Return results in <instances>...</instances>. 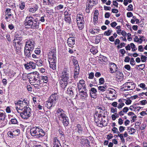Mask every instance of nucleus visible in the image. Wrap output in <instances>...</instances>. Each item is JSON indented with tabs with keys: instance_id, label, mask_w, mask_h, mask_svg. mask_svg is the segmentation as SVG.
Instances as JSON below:
<instances>
[{
	"instance_id": "f257e3e1",
	"label": "nucleus",
	"mask_w": 147,
	"mask_h": 147,
	"mask_svg": "<svg viewBox=\"0 0 147 147\" xmlns=\"http://www.w3.org/2000/svg\"><path fill=\"white\" fill-rule=\"evenodd\" d=\"M37 20L36 19H34L32 16H27L24 22V24L26 28H30L36 29L38 28L39 24Z\"/></svg>"
},
{
	"instance_id": "f03ea898",
	"label": "nucleus",
	"mask_w": 147,
	"mask_h": 147,
	"mask_svg": "<svg viewBox=\"0 0 147 147\" xmlns=\"http://www.w3.org/2000/svg\"><path fill=\"white\" fill-rule=\"evenodd\" d=\"M29 103L27 100H19L17 102H15L16 106V109L18 113H20L25 109L30 108L28 105Z\"/></svg>"
},
{
	"instance_id": "7ed1b4c3",
	"label": "nucleus",
	"mask_w": 147,
	"mask_h": 147,
	"mask_svg": "<svg viewBox=\"0 0 147 147\" xmlns=\"http://www.w3.org/2000/svg\"><path fill=\"white\" fill-rule=\"evenodd\" d=\"M30 132L32 136H35L37 138L43 137L45 135V133L42 129L36 127H31Z\"/></svg>"
},
{
	"instance_id": "20e7f679",
	"label": "nucleus",
	"mask_w": 147,
	"mask_h": 147,
	"mask_svg": "<svg viewBox=\"0 0 147 147\" xmlns=\"http://www.w3.org/2000/svg\"><path fill=\"white\" fill-rule=\"evenodd\" d=\"M77 22L78 27L80 30H82L84 26L85 22L82 14H78L77 16Z\"/></svg>"
},
{
	"instance_id": "39448f33",
	"label": "nucleus",
	"mask_w": 147,
	"mask_h": 147,
	"mask_svg": "<svg viewBox=\"0 0 147 147\" xmlns=\"http://www.w3.org/2000/svg\"><path fill=\"white\" fill-rule=\"evenodd\" d=\"M31 109L30 108L25 109L22 111H20V115L22 118L24 119H28L31 116Z\"/></svg>"
},
{
	"instance_id": "423d86ee",
	"label": "nucleus",
	"mask_w": 147,
	"mask_h": 147,
	"mask_svg": "<svg viewBox=\"0 0 147 147\" xmlns=\"http://www.w3.org/2000/svg\"><path fill=\"white\" fill-rule=\"evenodd\" d=\"M123 89L124 91L129 90H133L135 88L136 84L132 82H127L123 85Z\"/></svg>"
},
{
	"instance_id": "0eeeda50",
	"label": "nucleus",
	"mask_w": 147,
	"mask_h": 147,
	"mask_svg": "<svg viewBox=\"0 0 147 147\" xmlns=\"http://www.w3.org/2000/svg\"><path fill=\"white\" fill-rule=\"evenodd\" d=\"M30 81L35 82L37 81L40 78V74L37 71L30 73L28 76Z\"/></svg>"
},
{
	"instance_id": "6e6552de",
	"label": "nucleus",
	"mask_w": 147,
	"mask_h": 147,
	"mask_svg": "<svg viewBox=\"0 0 147 147\" xmlns=\"http://www.w3.org/2000/svg\"><path fill=\"white\" fill-rule=\"evenodd\" d=\"M35 42L32 40H28L26 43L25 48L32 51L34 48Z\"/></svg>"
},
{
	"instance_id": "1a4fd4ad",
	"label": "nucleus",
	"mask_w": 147,
	"mask_h": 147,
	"mask_svg": "<svg viewBox=\"0 0 147 147\" xmlns=\"http://www.w3.org/2000/svg\"><path fill=\"white\" fill-rule=\"evenodd\" d=\"M59 96L57 93H54L50 96L49 98L50 101L52 102L54 104L57 101Z\"/></svg>"
},
{
	"instance_id": "9d476101",
	"label": "nucleus",
	"mask_w": 147,
	"mask_h": 147,
	"mask_svg": "<svg viewBox=\"0 0 147 147\" xmlns=\"http://www.w3.org/2000/svg\"><path fill=\"white\" fill-rule=\"evenodd\" d=\"M111 73H114L117 71V67L116 65L114 63L111 62L109 63Z\"/></svg>"
},
{
	"instance_id": "9b49d317",
	"label": "nucleus",
	"mask_w": 147,
	"mask_h": 147,
	"mask_svg": "<svg viewBox=\"0 0 147 147\" xmlns=\"http://www.w3.org/2000/svg\"><path fill=\"white\" fill-rule=\"evenodd\" d=\"M68 94L71 96H74V95H77V92L76 89L75 88H68L67 90Z\"/></svg>"
},
{
	"instance_id": "f8f14e48",
	"label": "nucleus",
	"mask_w": 147,
	"mask_h": 147,
	"mask_svg": "<svg viewBox=\"0 0 147 147\" xmlns=\"http://www.w3.org/2000/svg\"><path fill=\"white\" fill-rule=\"evenodd\" d=\"M25 68L26 69H29L31 68L32 69H34L35 68V64L33 62H30L28 63L25 64L24 65Z\"/></svg>"
},
{
	"instance_id": "ddd939ff",
	"label": "nucleus",
	"mask_w": 147,
	"mask_h": 147,
	"mask_svg": "<svg viewBox=\"0 0 147 147\" xmlns=\"http://www.w3.org/2000/svg\"><path fill=\"white\" fill-rule=\"evenodd\" d=\"M75 40L74 37H69L67 40L68 45L71 48H73V45L75 44Z\"/></svg>"
},
{
	"instance_id": "4468645a",
	"label": "nucleus",
	"mask_w": 147,
	"mask_h": 147,
	"mask_svg": "<svg viewBox=\"0 0 147 147\" xmlns=\"http://www.w3.org/2000/svg\"><path fill=\"white\" fill-rule=\"evenodd\" d=\"M76 127L77 128V132L80 135H82L84 133L83 131V125L77 124Z\"/></svg>"
},
{
	"instance_id": "2eb2a0df",
	"label": "nucleus",
	"mask_w": 147,
	"mask_h": 147,
	"mask_svg": "<svg viewBox=\"0 0 147 147\" xmlns=\"http://www.w3.org/2000/svg\"><path fill=\"white\" fill-rule=\"evenodd\" d=\"M15 46L16 49V50L18 53H20L21 51L22 47L23 46L22 42H18V43H15Z\"/></svg>"
},
{
	"instance_id": "dca6fc26",
	"label": "nucleus",
	"mask_w": 147,
	"mask_h": 147,
	"mask_svg": "<svg viewBox=\"0 0 147 147\" xmlns=\"http://www.w3.org/2000/svg\"><path fill=\"white\" fill-rule=\"evenodd\" d=\"M67 81H65L61 79L59 80V83L60 87L63 89H64L67 85Z\"/></svg>"
},
{
	"instance_id": "f3484780",
	"label": "nucleus",
	"mask_w": 147,
	"mask_h": 147,
	"mask_svg": "<svg viewBox=\"0 0 147 147\" xmlns=\"http://www.w3.org/2000/svg\"><path fill=\"white\" fill-rule=\"evenodd\" d=\"M80 97L82 99H85L88 96L86 90H82L79 92Z\"/></svg>"
},
{
	"instance_id": "a211bd4d",
	"label": "nucleus",
	"mask_w": 147,
	"mask_h": 147,
	"mask_svg": "<svg viewBox=\"0 0 147 147\" xmlns=\"http://www.w3.org/2000/svg\"><path fill=\"white\" fill-rule=\"evenodd\" d=\"M56 50L54 49L50 51L49 54L48 59L52 58L56 56Z\"/></svg>"
},
{
	"instance_id": "6ab92c4d",
	"label": "nucleus",
	"mask_w": 147,
	"mask_h": 147,
	"mask_svg": "<svg viewBox=\"0 0 147 147\" xmlns=\"http://www.w3.org/2000/svg\"><path fill=\"white\" fill-rule=\"evenodd\" d=\"M104 110L105 108L103 106H98L96 108V111L97 113L102 112ZM98 114L96 113V116H97Z\"/></svg>"
},
{
	"instance_id": "aec40b11",
	"label": "nucleus",
	"mask_w": 147,
	"mask_h": 147,
	"mask_svg": "<svg viewBox=\"0 0 147 147\" xmlns=\"http://www.w3.org/2000/svg\"><path fill=\"white\" fill-rule=\"evenodd\" d=\"M45 106L48 108L49 109H50L52 107H54L55 105L52 102L50 101L49 99V100L46 102L45 104Z\"/></svg>"
},
{
	"instance_id": "412c9836",
	"label": "nucleus",
	"mask_w": 147,
	"mask_h": 147,
	"mask_svg": "<svg viewBox=\"0 0 147 147\" xmlns=\"http://www.w3.org/2000/svg\"><path fill=\"white\" fill-rule=\"evenodd\" d=\"M96 122L98 123V124L99 125V126H101V125L103 126H106L107 124V122L105 120H103V119L102 118L101 121H97Z\"/></svg>"
},
{
	"instance_id": "4be33fe9",
	"label": "nucleus",
	"mask_w": 147,
	"mask_h": 147,
	"mask_svg": "<svg viewBox=\"0 0 147 147\" xmlns=\"http://www.w3.org/2000/svg\"><path fill=\"white\" fill-rule=\"evenodd\" d=\"M32 51H30L25 48H24V54L26 56L28 57H31V54Z\"/></svg>"
},
{
	"instance_id": "5701e85b",
	"label": "nucleus",
	"mask_w": 147,
	"mask_h": 147,
	"mask_svg": "<svg viewBox=\"0 0 147 147\" xmlns=\"http://www.w3.org/2000/svg\"><path fill=\"white\" fill-rule=\"evenodd\" d=\"M6 116L4 111L0 110V119L2 120H4Z\"/></svg>"
},
{
	"instance_id": "b1692460",
	"label": "nucleus",
	"mask_w": 147,
	"mask_h": 147,
	"mask_svg": "<svg viewBox=\"0 0 147 147\" xmlns=\"http://www.w3.org/2000/svg\"><path fill=\"white\" fill-rule=\"evenodd\" d=\"M53 142L54 146H59V145H61L59 140L58 139L57 137H55L54 138Z\"/></svg>"
},
{
	"instance_id": "393cba45",
	"label": "nucleus",
	"mask_w": 147,
	"mask_h": 147,
	"mask_svg": "<svg viewBox=\"0 0 147 147\" xmlns=\"http://www.w3.org/2000/svg\"><path fill=\"white\" fill-rule=\"evenodd\" d=\"M15 39L13 41V42L17 43H18L19 42H22L21 41L22 40V38L21 36L18 37L15 36Z\"/></svg>"
},
{
	"instance_id": "a878e982",
	"label": "nucleus",
	"mask_w": 147,
	"mask_h": 147,
	"mask_svg": "<svg viewBox=\"0 0 147 147\" xmlns=\"http://www.w3.org/2000/svg\"><path fill=\"white\" fill-rule=\"evenodd\" d=\"M57 116L59 119L61 120H62L65 118H67V117L65 114L64 112L60 114H59Z\"/></svg>"
},
{
	"instance_id": "bb28decb",
	"label": "nucleus",
	"mask_w": 147,
	"mask_h": 147,
	"mask_svg": "<svg viewBox=\"0 0 147 147\" xmlns=\"http://www.w3.org/2000/svg\"><path fill=\"white\" fill-rule=\"evenodd\" d=\"M78 89L79 92L81 91L82 90H86L85 86H83V85L80 84H78Z\"/></svg>"
},
{
	"instance_id": "cd10ccee",
	"label": "nucleus",
	"mask_w": 147,
	"mask_h": 147,
	"mask_svg": "<svg viewBox=\"0 0 147 147\" xmlns=\"http://www.w3.org/2000/svg\"><path fill=\"white\" fill-rule=\"evenodd\" d=\"M62 120H63V123L64 126H67L69 124V121L67 117V118H65Z\"/></svg>"
},
{
	"instance_id": "c85d7f7f",
	"label": "nucleus",
	"mask_w": 147,
	"mask_h": 147,
	"mask_svg": "<svg viewBox=\"0 0 147 147\" xmlns=\"http://www.w3.org/2000/svg\"><path fill=\"white\" fill-rule=\"evenodd\" d=\"M127 130L128 132L130 133V134L131 135L134 134L136 131L135 129L132 127H128Z\"/></svg>"
},
{
	"instance_id": "c756f323",
	"label": "nucleus",
	"mask_w": 147,
	"mask_h": 147,
	"mask_svg": "<svg viewBox=\"0 0 147 147\" xmlns=\"http://www.w3.org/2000/svg\"><path fill=\"white\" fill-rule=\"evenodd\" d=\"M77 138L76 139V141L77 142H79L82 144H84L86 142V140L84 139L83 138L81 139V138H80L79 137L77 136Z\"/></svg>"
},
{
	"instance_id": "7c9ffc66",
	"label": "nucleus",
	"mask_w": 147,
	"mask_h": 147,
	"mask_svg": "<svg viewBox=\"0 0 147 147\" xmlns=\"http://www.w3.org/2000/svg\"><path fill=\"white\" fill-rule=\"evenodd\" d=\"M63 75L64 76H70L69 72L66 69H64L62 72L61 75Z\"/></svg>"
},
{
	"instance_id": "2f4dec72",
	"label": "nucleus",
	"mask_w": 147,
	"mask_h": 147,
	"mask_svg": "<svg viewBox=\"0 0 147 147\" xmlns=\"http://www.w3.org/2000/svg\"><path fill=\"white\" fill-rule=\"evenodd\" d=\"M40 78L41 80H42L43 82L45 83H47L48 81V78L46 76H41Z\"/></svg>"
},
{
	"instance_id": "473e14b6",
	"label": "nucleus",
	"mask_w": 147,
	"mask_h": 147,
	"mask_svg": "<svg viewBox=\"0 0 147 147\" xmlns=\"http://www.w3.org/2000/svg\"><path fill=\"white\" fill-rule=\"evenodd\" d=\"M63 5L61 4H60L55 7V10L59 11L63 9Z\"/></svg>"
},
{
	"instance_id": "72a5a7b5",
	"label": "nucleus",
	"mask_w": 147,
	"mask_h": 147,
	"mask_svg": "<svg viewBox=\"0 0 147 147\" xmlns=\"http://www.w3.org/2000/svg\"><path fill=\"white\" fill-rule=\"evenodd\" d=\"M53 57V58L48 59V61L49 63H56V57Z\"/></svg>"
},
{
	"instance_id": "f704fd0d",
	"label": "nucleus",
	"mask_w": 147,
	"mask_h": 147,
	"mask_svg": "<svg viewBox=\"0 0 147 147\" xmlns=\"http://www.w3.org/2000/svg\"><path fill=\"white\" fill-rule=\"evenodd\" d=\"M112 30L111 29H109L106 31H105L104 33V35L105 36H109L111 32H112Z\"/></svg>"
},
{
	"instance_id": "c9c22d12",
	"label": "nucleus",
	"mask_w": 147,
	"mask_h": 147,
	"mask_svg": "<svg viewBox=\"0 0 147 147\" xmlns=\"http://www.w3.org/2000/svg\"><path fill=\"white\" fill-rule=\"evenodd\" d=\"M70 76H64V75H61V80H63L67 81L69 79V78Z\"/></svg>"
},
{
	"instance_id": "e433bc0d",
	"label": "nucleus",
	"mask_w": 147,
	"mask_h": 147,
	"mask_svg": "<svg viewBox=\"0 0 147 147\" xmlns=\"http://www.w3.org/2000/svg\"><path fill=\"white\" fill-rule=\"evenodd\" d=\"M38 7L37 6L34 7L30 8L29 9V11L32 13H34L38 9Z\"/></svg>"
},
{
	"instance_id": "4c0bfd02",
	"label": "nucleus",
	"mask_w": 147,
	"mask_h": 147,
	"mask_svg": "<svg viewBox=\"0 0 147 147\" xmlns=\"http://www.w3.org/2000/svg\"><path fill=\"white\" fill-rule=\"evenodd\" d=\"M64 20L66 23L68 24H70L71 22V19L70 16L65 17Z\"/></svg>"
},
{
	"instance_id": "58836bf2",
	"label": "nucleus",
	"mask_w": 147,
	"mask_h": 147,
	"mask_svg": "<svg viewBox=\"0 0 147 147\" xmlns=\"http://www.w3.org/2000/svg\"><path fill=\"white\" fill-rule=\"evenodd\" d=\"M11 122L12 124H18V122L17 119L15 118L11 119Z\"/></svg>"
},
{
	"instance_id": "ea45409f",
	"label": "nucleus",
	"mask_w": 147,
	"mask_h": 147,
	"mask_svg": "<svg viewBox=\"0 0 147 147\" xmlns=\"http://www.w3.org/2000/svg\"><path fill=\"white\" fill-rule=\"evenodd\" d=\"M50 64V67L53 70H55L56 69V63H49Z\"/></svg>"
},
{
	"instance_id": "a19ab883",
	"label": "nucleus",
	"mask_w": 147,
	"mask_h": 147,
	"mask_svg": "<svg viewBox=\"0 0 147 147\" xmlns=\"http://www.w3.org/2000/svg\"><path fill=\"white\" fill-rule=\"evenodd\" d=\"M130 46L132 49V51L134 52L137 50V48L136 47V46L134 43H131L130 44Z\"/></svg>"
},
{
	"instance_id": "79ce46f5",
	"label": "nucleus",
	"mask_w": 147,
	"mask_h": 147,
	"mask_svg": "<svg viewBox=\"0 0 147 147\" xmlns=\"http://www.w3.org/2000/svg\"><path fill=\"white\" fill-rule=\"evenodd\" d=\"M118 136L120 137L121 141L123 143H124L125 142V139L123 138V134H122L119 133L118 135Z\"/></svg>"
},
{
	"instance_id": "37998d69",
	"label": "nucleus",
	"mask_w": 147,
	"mask_h": 147,
	"mask_svg": "<svg viewBox=\"0 0 147 147\" xmlns=\"http://www.w3.org/2000/svg\"><path fill=\"white\" fill-rule=\"evenodd\" d=\"M63 112L64 111L61 108H59L57 111V113L56 114L57 116L59 114H60L63 113Z\"/></svg>"
},
{
	"instance_id": "c03bdc74",
	"label": "nucleus",
	"mask_w": 147,
	"mask_h": 147,
	"mask_svg": "<svg viewBox=\"0 0 147 147\" xmlns=\"http://www.w3.org/2000/svg\"><path fill=\"white\" fill-rule=\"evenodd\" d=\"M98 88L99 90L102 92H103L105 90L107 87L106 86H99L98 87Z\"/></svg>"
},
{
	"instance_id": "a18cd8bd",
	"label": "nucleus",
	"mask_w": 147,
	"mask_h": 147,
	"mask_svg": "<svg viewBox=\"0 0 147 147\" xmlns=\"http://www.w3.org/2000/svg\"><path fill=\"white\" fill-rule=\"evenodd\" d=\"M43 61L41 59H40L37 60L36 62L37 65L38 66H41L42 65Z\"/></svg>"
},
{
	"instance_id": "49530a36",
	"label": "nucleus",
	"mask_w": 147,
	"mask_h": 147,
	"mask_svg": "<svg viewBox=\"0 0 147 147\" xmlns=\"http://www.w3.org/2000/svg\"><path fill=\"white\" fill-rule=\"evenodd\" d=\"M54 3L55 1L54 0H48L47 4L53 6L54 5Z\"/></svg>"
},
{
	"instance_id": "de8ad7c7",
	"label": "nucleus",
	"mask_w": 147,
	"mask_h": 147,
	"mask_svg": "<svg viewBox=\"0 0 147 147\" xmlns=\"http://www.w3.org/2000/svg\"><path fill=\"white\" fill-rule=\"evenodd\" d=\"M141 88H142L143 90H145L146 89V85L144 83H141L140 85H138V86Z\"/></svg>"
},
{
	"instance_id": "09e8293b",
	"label": "nucleus",
	"mask_w": 147,
	"mask_h": 147,
	"mask_svg": "<svg viewBox=\"0 0 147 147\" xmlns=\"http://www.w3.org/2000/svg\"><path fill=\"white\" fill-rule=\"evenodd\" d=\"M118 131V129L116 127H114L112 129V131H113L114 133H117L118 135L120 133V132Z\"/></svg>"
},
{
	"instance_id": "8fccbe9b",
	"label": "nucleus",
	"mask_w": 147,
	"mask_h": 147,
	"mask_svg": "<svg viewBox=\"0 0 147 147\" xmlns=\"http://www.w3.org/2000/svg\"><path fill=\"white\" fill-rule=\"evenodd\" d=\"M97 90L96 89L94 88H92L90 90V93H94V94H96V92H97Z\"/></svg>"
},
{
	"instance_id": "3c124183",
	"label": "nucleus",
	"mask_w": 147,
	"mask_h": 147,
	"mask_svg": "<svg viewBox=\"0 0 147 147\" xmlns=\"http://www.w3.org/2000/svg\"><path fill=\"white\" fill-rule=\"evenodd\" d=\"M88 3V4H87L86 5V7H87L88 6V7L91 8L92 6L94 5L95 2H94V3H92V2Z\"/></svg>"
},
{
	"instance_id": "603ef678",
	"label": "nucleus",
	"mask_w": 147,
	"mask_h": 147,
	"mask_svg": "<svg viewBox=\"0 0 147 147\" xmlns=\"http://www.w3.org/2000/svg\"><path fill=\"white\" fill-rule=\"evenodd\" d=\"M73 63H74V64L75 66V67H79V64L78 62V61L75 59H73Z\"/></svg>"
},
{
	"instance_id": "864d4df0",
	"label": "nucleus",
	"mask_w": 147,
	"mask_h": 147,
	"mask_svg": "<svg viewBox=\"0 0 147 147\" xmlns=\"http://www.w3.org/2000/svg\"><path fill=\"white\" fill-rule=\"evenodd\" d=\"M147 58V57L146 56L143 55H142L141 57V61L143 62H145L146 61Z\"/></svg>"
},
{
	"instance_id": "5fc2aeb1",
	"label": "nucleus",
	"mask_w": 147,
	"mask_h": 147,
	"mask_svg": "<svg viewBox=\"0 0 147 147\" xmlns=\"http://www.w3.org/2000/svg\"><path fill=\"white\" fill-rule=\"evenodd\" d=\"M12 16V14L9 13H7L5 15V19L7 21H8V20L9 19H10L11 18V17Z\"/></svg>"
},
{
	"instance_id": "6e6d98bb",
	"label": "nucleus",
	"mask_w": 147,
	"mask_h": 147,
	"mask_svg": "<svg viewBox=\"0 0 147 147\" xmlns=\"http://www.w3.org/2000/svg\"><path fill=\"white\" fill-rule=\"evenodd\" d=\"M127 10L128 11H132L133 10V5L130 4L128 6V8Z\"/></svg>"
},
{
	"instance_id": "4d7b16f0",
	"label": "nucleus",
	"mask_w": 147,
	"mask_h": 147,
	"mask_svg": "<svg viewBox=\"0 0 147 147\" xmlns=\"http://www.w3.org/2000/svg\"><path fill=\"white\" fill-rule=\"evenodd\" d=\"M90 51L94 54H96L98 52V51L94 48L91 49Z\"/></svg>"
},
{
	"instance_id": "13d9d810",
	"label": "nucleus",
	"mask_w": 147,
	"mask_h": 147,
	"mask_svg": "<svg viewBox=\"0 0 147 147\" xmlns=\"http://www.w3.org/2000/svg\"><path fill=\"white\" fill-rule=\"evenodd\" d=\"M78 84H80L81 85H82L83 86H83H86L85 82L83 80H80Z\"/></svg>"
},
{
	"instance_id": "bf43d9fd",
	"label": "nucleus",
	"mask_w": 147,
	"mask_h": 147,
	"mask_svg": "<svg viewBox=\"0 0 147 147\" xmlns=\"http://www.w3.org/2000/svg\"><path fill=\"white\" fill-rule=\"evenodd\" d=\"M25 7V4L24 3H22L20 5V8L21 9H23Z\"/></svg>"
},
{
	"instance_id": "052dcab7",
	"label": "nucleus",
	"mask_w": 147,
	"mask_h": 147,
	"mask_svg": "<svg viewBox=\"0 0 147 147\" xmlns=\"http://www.w3.org/2000/svg\"><path fill=\"white\" fill-rule=\"evenodd\" d=\"M125 45V44L124 42L121 43V44L117 46V48L118 49L121 48L122 47H124Z\"/></svg>"
},
{
	"instance_id": "680f3d73",
	"label": "nucleus",
	"mask_w": 147,
	"mask_h": 147,
	"mask_svg": "<svg viewBox=\"0 0 147 147\" xmlns=\"http://www.w3.org/2000/svg\"><path fill=\"white\" fill-rule=\"evenodd\" d=\"M103 37V36L102 34H100L97 36V39H98V43L100 42V39L101 38H102Z\"/></svg>"
},
{
	"instance_id": "e2e57ef3",
	"label": "nucleus",
	"mask_w": 147,
	"mask_h": 147,
	"mask_svg": "<svg viewBox=\"0 0 147 147\" xmlns=\"http://www.w3.org/2000/svg\"><path fill=\"white\" fill-rule=\"evenodd\" d=\"M111 26L113 28L115 27L117 25V23L115 22H113L111 24Z\"/></svg>"
},
{
	"instance_id": "0e129e2a",
	"label": "nucleus",
	"mask_w": 147,
	"mask_h": 147,
	"mask_svg": "<svg viewBox=\"0 0 147 147\" xmlns=\"http://www.w3.org/2000/svg\"><path fill=\"white\" fill-rule=\"evenodd\" d=\"M117 108H115L114 109L113 108H112L111 109V111L113 113H117Z\"/></svg>"
},
{
	"instance_id": "69168bd1",
	"label": "nucleus",
	"mask_w": 147,
	"mask_h": 147,
	"mask_svg": "<svg viewBox=\"0 0 147 147\" xmlns=\"http://www.w3.org/2000/svg\"><path fill=\"white\" fill-rule=\"evenodd\" d=\"M99 83L100 84H103L104 82V79L102 78H100L99 79Z\"/></svg>"
},
{
	"instance_id": "338daca9",
	"label": "nucleus",
	"mask_w": 147,
	"mask_h": 147,
	"mask_svg": "<svg viewBox=\"0 0 147 147\" xmlns=\"http://www.w3.org/2000/svg\"><path fill=\"white\" fill-rule=\"evenodd\" d=\"M124 105L125 104L123 103H120L119 104L117 107L118 109H120L122 108Z\"/></svg>"
},
{
	"instance_id": "774afa93",
	"label": "nucleus",
	"mask_w": 147,
	"mask_h": 147,
	"mask_svg": "<svg viewBox=\"0 0 147 147\" xmlns=\"http://www.w3.org/2000/svg\"><path fill=\"white\" fill-rule=\"evenodd\" d=\"M40 50L38 48H36V50L34 51L35 53L36 54L39 55L40 53Z\"/></svg>"
}]
</instances>
